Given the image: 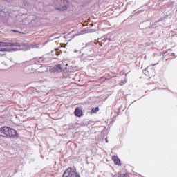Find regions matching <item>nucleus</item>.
Listing matches in <instances>:
<instances>
[{"label": "nucleus", "mask_w": 177, "mask_h": 177, "mask_svg": "<svg viewBox=\"0 0 177 177\" xmlns=\"http://www.w3.org/2000/svg\"><path fill=\"white\" fill-rule=\"evenodd\" d=\"M29 49H31V46L27 44L0 41V56H5V52L28 50Z\"/></svg>", "instance_id": "f257e3e1"}, {"label": "nucleus", "mask_w": 177, "mask_h": 177, "mask_svg": "<svg viewBox=\"0 0 177 177\" xmlns=\"http://www.w3.org/2000/svg\"><path fill=\"white\" fill-rule=\"evenodd\" d=\"M75 176V171L71 168H68L65 170L62 177H74Z\"/></svg>", "instance_id": "f03ea898"}, {"label": "nucleus", "mask_w": 177, "mask_h": 177, "mask_svg": "<svg viewBox=\"0 0 177 177\" xmlns=\"http://www.w3.org/2000/svg\"><path fill=\"white\" fill-rule=\"evenodd\" d=\"M1 133H15L16 130L10 129L8 127H3L0 129Z\"/></svg>", "instance_id": "7ed1b4c3"}, {"label": "nucleus", "mask_w": 177, "mask_h": 177, "mask_svg": "<svg viewBox=\"0 0 177 177\" xmlns=\"http://www.w3.org/2000/svg\"><path fill=\"white\" fill-rule=\"evenodd\" d=\"M3 136V138H11V139H15V138H19V134H5L4 136Z\"/></svg>", "instance_id": "20e7f679"}, {"label": "nucleus", "mask_w": 177, "mask_h": 177, "mask_svg": "<svg viewBox=\"0 0 177 177\" xmlns=\"http://www.w3.org/2000/svg\"><path fill=\"white\" fill-rule=\"evenodd\" d=\"M113 161H114V163L116 164V165H121V160H120V158L118 157L113 156L112 157Z\"/></svg>", "instance_id": "39448f33"}, {"label": "nucleus", "mask_w": 177, "mask_h": 177, "mask_svg": "<svg viewBox=\"0 0 177 177\" xmlns=\"http://www.w3.org/2000/svg\"><path fill=\"white\" fill-rule=\"evenodd\" d=\"M75 115H76V117H81V115H82V110L80 109V108H76Z\"/></svg>", "instance_id": "423d86ee"}, {"label": "nucleus", "mask_w": 177, "mask_h": 177, "mask_svg": "<svg viewBox=\"0 0 177 177\" xmlns=\"http://www.w3.org/2000/svg\"><path fill=\"white\" fill-rule=\"evenodd\" d=\"M1 16H4L5 19H8L9 17V12H1Z\"/></svg>", "instance_id": "0eeeda50"}, {"label": "nucleus", "mask_w": 177, "mask_h": 177, "mask_svg": "<svg viewBox=\"0 0 177 177\" xmlns=\"http://www.w3.org/2000/svg\"><path fill=\"white\" fill-rule=\"evenodd\" d=\"M41 69H40V71H41V73H44V71H47L48 68L45 66H42L41 67Z\"/></svg>", "instance_id": "6e6552de"}, {"label": "nucleus", "mask_w": 177, "mask_h": 177, "mask_svg": "<svg viewBox=\"0 0 177 177\" xmlns=\"http://www.w3.org/2000/svg\"><path fill=\"white\" fill-rule=\"evenodd\" d=\"M97 111H99V107H96V108H93L92 109V113H97Z\"/></svg>", "instance_id": "1a4fd4ad"}, {"label": "nucleus", "mask_w": 177, "mask_h": 177, "mask_svg": "<svg viewBox=\"0 0 177 177\" xmlns=\"http://www.w3.org/2000/svg\"><path fill=\"white\" fill-rule=\"evenodd\" d=\"M122 176H123V177H128V175H127V174H122Z\"/></svg>", "instance_id": "9d476101"}, {"label": "nucleus", "mask_w": 177, "mask_h": 177, "mask_svg": "<svg viewBox=\"0 0 177 177\" xmlns=\"http://www.w3.org/2000/svg\"><path fill=\"white\" fill-rule=\"evenodd\" d=\"M75 177H80V174H76V176H75Z\"/></svg>", "instance_id": "9b49d317"}, {"label": "nucleus", "mask_w": 177, "mask_h": 177, "mask_svg": "<svg viewBox=\"0 0 177 177\" xmlns=\"http://www.w3.org/2000/svg\"><path fill=\"white\" fill-rule=\"evenodd\" d=\"M107 142H108V141H107V140H106V143H107Z\"/></svg>", "instance_id": "f8f14e48"}, {"label": "nucleus", "mask_w": 177, "mask_h": 177, "mask_svg": "<svg viewBox=\"0 0 177 177\" xmlns=\"http://www.w3.org/2000/svg\"><path fill=\"white\" fill-rule=\"evenodd\" d=\"M75 52H77V50H75Z\"/></svg>", "instance_id": "ddd939ff"}]
</instances>
